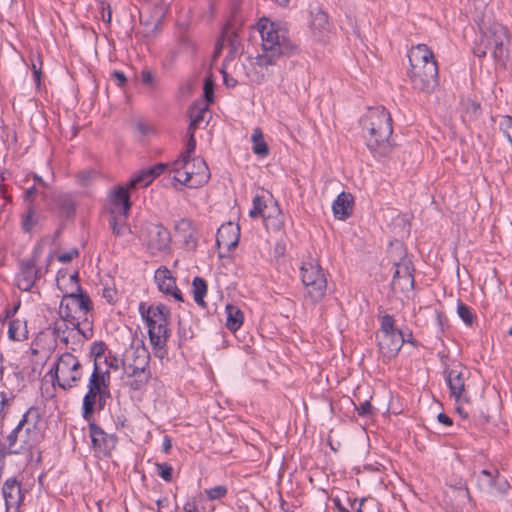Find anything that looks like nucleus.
I'll return each instance as SVG.
<instances>
[{"mask_svg":"<svg viewBox=\"0 0 512 512\" xmlns=\"http://www.w3.org/2000/svg\"><path fill=\"white\" fill-rule=\"evenodd\" d=\"M359 125L366 146L374 156L383 157L390 153L392 118L385 107H367V111L359 119Z\"/></svg>","mask_w":512,"mask_h":512,"instance_id":"f03ea898","label":"nucleus"},{"mask_svg":"<svg viewBox=\"0 0 512 512\" xmlns=\"http://www.w3.org/2000/svg\"><path fill=\"white\" fill-rule=\"evenodd\" d=\"M20 304H21L20 301H17L16 304L12 308L7 309L6 310V318L13 317L17 313V311L20 307Z\"/></svg>","mask_w":512,"mask_h":512,"instance_id":"69168bd1","label":"nucleus"},{"mask_svg":"<svg viewBox=\"0 0 512 512\" xmlns=\"http://www.w3.org/2000/svg\"><path fill=\"white\" fill-rule=\"evenodd\" d=\"M225 314L226 327L232 332L239 330L244 321V316L240 308L233 304H227L225 307Z\"/></svg>","mask_w":512,"mask_h":512,"instance_id":"a878e982","label":"nucleus"},{"mask_svg":"<svg viewBox=\"0 0 512 512\" xmlns=\"http://www.w3.org/2000/svg\"><path fill=\"white\" fill-rule=\"evenodd\" d=\"M35 193H36V187L35 186H32L29 189H27L26 192H25V200L32 201L33 198H34Z\"/></svg>","mask_w":512,"mask_h":512,"instance_id":"338daca9","label":"nucleus"},{"mask_svg":"<svg viewBox=\"0 0 512 512\" xmlns=\"http://www.w3.org/2000/svg\"><path fill=\"white\" fill-rule=\"evenodd\" d=\"M153 182V178L150 176L146 169L139 171L136 173L128 183V187L130 189H136L139 187H147L150 183Z\"/></svg>","mask_w":512,"mask_h":512,"instance_id":"f704fd0d","label":"nucleus"},{"mask_svg":"<svg viewBox=\"0 0 512 512\" xmlns=\"http://www.w3.org/2000/svg\"><path fill=\"white\" fill-rule=\"evenodd\" d=\"M405 342L404 335L401 330L381 335L379 338V348L381 352L387 356H395Z\"/></svg>","mask_w":512,"mask_h":512,"instance_id":"4be33fe9","label":"nucleus"},{"mask_svg":"<svg viewBox=\"0 0 512 512\" xmlns=\"http://www.w3.org/2000/svg\"><path fill=\"white\" fill-rule=\"evenodd\" d=\"M43 252L42 244H37L29 259L21 260L19 263V273L17 275V288H33L42 285L40 283L41 273L36 268V263Z\"/></svg>","mask_w":512,"mask_h":512,"instance_id":"ddd939ff","label":"nucleus"},{"mask_svg":"<svg viewBox=\"0 0 512 512\" xmlns=\"http://www.w3.org/2000/svg\"><path fill=\"white\" fill-rule=\"evenodd\" d=\"M264 224L268 230L280 231L284 227V216L280 210H278L275 216H263Z\"/></svg>","mask_w":512,"mask_h":512,"instance_id":"e433bc0d","label":"nucleus"},{"mask_svg":"<svg viewBox=\"0 0 512 512\" xmlns=\"http://www.w3.org/2000/svg\"><path fill=\"white\" fill-rule=\"evenodd\" d=\"M379 319H380L381 335L399 331V329H397L395 327V320H394L393 316L385 314V315L380 316Z\"/></svg>","mask_w":512,"mask_h":512,"instance_id":"58836bf2","label":"nucleus"},{"mask_svg":"<svg viewBox=\"0 0 512 512\" xmlns=\"http://www.w3.org/2000/svg\"><path fill=\"white\" fill-rule=\"evenodd\" d=\"M8 337L13 341H22L27 337V331L23 323L14 319L11 320L8 327Z\"/></svg>","mask_w":512,"mask_h":512,"instance_id":"473e14b6","label":"nucleus"},{"mask_svg":"<svg viewBox=\"0 0 512 512\" xmlns=\"http://www.w3.org/2000/svg\"><path fill=\"white\" fill-rule=\"evenodd\" d=\"M203 90H204L205 100L208 103H212L213 102L214 84H213V81L210 78H206L205 79Z\"/></svg>","mask_w":512,"mask_h":512,"instance_id":"de8ad7c7","label":"nucleus"},{"mask_svg":"<svg viewBox=\"0 0 512 512\" xmlns=\"http://www.w3.org/2000/svg\"><path fill=\"white\" fill-rule=\"evenodd\" d=\"M91 310V300L83 293V290H77L76 293L65 295L60 303V313L73 321L76 325L81 322H87L88 314Z\"/></svg>","mask_w":512,"mask_h":512,"instance_id":"9b49d317","label":"nucleus"},{"mask_svg":"<svg viewBox=\"0 0 512 512\" xmlns=\"http://www.w3.org/2000/svg\"><path fill=\"white\" fill-rule=\"evenodd\" d=\"M142 82L145 84H151L153 82V75L150 71L144 70L141 73Z\"/></svg>","mask_w":512,"mask_h":512,"instance_id":"e2e57ef3","label":"nucleus"},{"mask_svg":"<svg viewBox=\"0 0 512 512\" xmlns=\"http://www.w3.org/2000/svg\"><path fill=\"white\" fill-rule=\"evenodd\" d=\"M148 363V355L145 351H142V355H139L135 361V364L127 363L126 361H123V369L124 374L127 377H137L139 380H136L135 383L131 382L130 385L134 389H138L140 385L143 384V382L146 379V365Z\"/></svg>","mask_w":512,"mask_h":512,"instance_id":"aec40b11","label":"nucleus"},{"mask_svg":"<svg viewBox=\"0 0 512 512\" xmlns=\"http://www.w3.org/2000/svg\"><path fill=\"white\" fill-rule=\"evenodd\" d=\"M500 129L506 135L508 141L512 145V116L505 115L500 121Z\"/></svg>","mask_w":512,"mask_h":512,"instance_id":"79ce46f5","label":"nucleus"},{"mask_svg":"<svg viewBox=\"0 0 512 512\" xmlns=\"http://www.w3.org/2000/svg\"><path fill=\"white\" fill-rule=\"evenodd\" d=\"M157 288H177L176 277L165 266L159 267L154 274Z\"/></svg>","mask_w":512,"mask_h":512,"instance_id":"cd10ccee","label":"nucleus"},{"mask_svg":"<svg viewBox=\"0 0 512 512\" xmlns=\"http://www.w3.org/2000/svg\"><path fill=\"white\" fill-rule=\"evenodd\" d=\"M2 495L7 509H17L23 500L21 485L16 478L11 477L5 480L2 486Z\"/></svg>","mask_w":512,"mask_h":512,"instance_id":"412c9836","label":"nucleus"},{"mask_svg":"<svg viewBox=\"0 0 512 512\" xmlns=\"http://www.w3.org/2000/svg\"><path fill=\"white\" fill-rule=\"evenodd\" d=\"M129 187L118 186L110 194V213H118L128 215L131 208L130 197L128 193Z\"/></svg>","mask_w":512,"mask_h":512,"instance_id":"b1692460","label":"nucleus"},{"mask_svg":"<svg viewBox=\"0 0 512 512\" xmlns=\"http://www.w3.org/2000/svg\"><path fill=\"white\" fill-rule=\"evenodd\" d=\"M110 371L94 367L82 400V417L87 422L93 419L96 410H102L110 397Z\"/></svg>","mask_w":512,"mask_h":512,"instance_id":"423d86ee","label":"nucleus"},{"mask_svg":"<svg viewBox=\"0 0 512 512\" xmlns=\"http://www.w3.org/2000/svg\"><path fill=\"white\" fill-rule=\"evenodd\" d=\"M349 196L350 194H346L345 192L340 193L332 205L334 216L339 220H344L350 215L348 211L350 206V201L348 200Z\"/></svg>","mask_w":512,"mask_h":512,"instance_id":"c85d7f7f","label":"nucleus"},{"mask_svg":"<svg viewBox=\"0 0 512 512\" xmlns=\"http://www.w3.org/2000/svg\"><path fill=\"white\" fill-rule=\"evenodd\" d=\"M457 313L466 325H472L475 315L472 309L463 302H461L460 300L458 301L457 305Z\"/></svg>","mask_w":512,"mask_h":512,"instance_id":"4c0bfd02","label":"nucleus"},{"mask_svg":"<svg viewBox=\"0 0 512 512\" xmlns=\"http://www.w3.org/2000/svg\"><path fill=\"white\" fill-rule=\"evenodd\" d=\"M53 386L63 390L75 387L82 378V366L78 358L72 353L65 352L59 355L50 368Z\"/></svg>","mask_w":512,"mask_h":512,"instance_id":"0eeeda50","label":"nucleus"},{"mask_svg":"<svg viewBox=\"0 0 512 512\" xmlns=\"http://www.w3.org/2000/svg\"><path fill=\"white\" fill-rule=\"evenodd\" d=\"M311 13V21L310 28L313 34L317 37L322 36L323 32L328 30L329 21L328 15L326 12L322 10L321 7H314L310 11Z\"/></svg>","mask_w":512,"mask_h":512,"instance_id":"393cba45","label":"nucleus"},{"mask_svg":"<svg viewBox=\"0 0 512 512\" xmlns=\"http://www.w3.org/2000/svg\"><path fill=\"white\" fill-rule=\"evenodd\" d=\"M175 229L178 233L184 234L194 230L195 228L192 226V222L190 220L181 219L176 223Z\"/></svg>","mask_w":512,"mask_h":512,"instance_id":"49530a36","label":"nucleus"},{"mask_svg":"<svg viewBox=\"0 0 512 512\" xmlns=\"http://www.w3.org/2000/svg\"><path fill=\"white\" fill-rule=\"evenodd\" d=\"M192 288H207V283L203 278L196 276L192 281Z\"/></svg>","mask_w":512,"mask_h":512,"instance_id":"bf43d9fd","label":"nucleus"},{"mask_svg":"<svg viewBox=\"0 0 512 512\" xmlns=\"http://www.w3.org/2000/svg\"><path fill=\"white\" fill-rule=\"evenodd\" d=\"M354 398L359 403L357 405L354 401V409L360 416L369 417L373 414V407L370 403L372 399V389L369 385H358L356 390H354Z\"/></svg>","mask_w":512,"mask_h":512,"instance_id":"5701e85b","label":"nucleus"},{"mask_svg":"<svg viewBox=\"0 0 512 512\" xmlns=\"http://www.w3.org/2000/svg\"><path fill=\"white\" fill-rule=\"evenodd\" d=\"M138 310L148 331L155 355L163 359L166 356L164 348L169 336L167 327L169 310L164 305H148L145 302L139 303Z\"/></svg>","mask_w":512,"mask_h":512,"instance_id":"39448f33","label":"nucleus"},{"mask_svg":"<svg viewBox=\"0 0 512 512\" xmlns=\"http://www.w3.org/2000/svg\"><path fill=\"white\" fill-rule=\"evenodd\" d=\"M252 142V150L256 155L265 157L269 154L268 145L265 142L262 130L259 127L253 130Z\"/></svg>","mask_w":512,"mask_h":512,"instance_id":"7c9ffc66","label":"nucleus"},{"mask_svg":"<svg viewBox=\"0 0 512 512\" xmlns=\"http://www.w3.org/2000/svg\"><path fill=\"white\" fill-rule=\"evenodd\" d=\"M143 241L152 255L165 251L170 244L171 236L167 228L162 224L145 223L141 228Z\"/></svg>","mask_w":512,"mask_h":512,"instance_id":"4468645a","label":"nucleus"},{"mask_svg":"<svg viewBox=\"0 0 512 512\" xmlns=\"http://www.w3.org/2000/svg\"><path fill=\"white\" fill-rule=\"evenodd\" d=\"M128 215H122L118 213H110V227L112 229V232L115 236H121L125 233L127 226H126V219Z\"/></svg>","mask_w":512,"mask_h":512,"instance_id":"72a5a7b5","label":"nucleus"},{"mask_svg":"<svg viewBox=\"0 0 512 512\" xmlns=\"http://www.w3.org/2000/svg\"><path fill=\"white\" fill-rule=\"evenodd\" d=\"M47 205L52 211L65 217L74 215L76 209V202L73 195L64 192L52 193L48 198Z\"/></svg>","mask_w":512,"mask_h":512,"instance_id":"a211bd4d","label":"nucleus"},{"mask_svg":"<svg viewBox=\"0 0 512 512\" xmlns=\"http://www.w3.org/2000/svg\"><path fill=\"white\" fill-rule=\"evenodd\" d=\"M31 409L21 417L17 425L0 442V452L7 455H23L31 450L42 439V433L36 423L29 420Z\"/></svg>","mask_w":512,"mask_h":512,"instance_id":"20e7f679","label":"nucleus"},{"mask_svg":"<svg viewBox=\"0 0 512 512\" xmlns=\"http://www.w3.org/2000/svg\"><path fill=\"white\" fill-rule=\"evenodd\" d=\"M389 262L394 268L391 280V288H414V267L407 257V251L403 243L395 241L390 243L388 250Z\"/></svg>","mask_w":512,"mask_h":512,"instance_id":"6e6552de","label":"nucleus"},{"mask_svg":"<svg viewBox=\"0 0 512 512\" xmlns=\"http://www.w3.org/2000/svg\"><path fill=\"white\" fill-rule=\"evenodd\" d=\"M203 113L204 111L198 110L196 113L191 114V121H193V124L199 125V123L203 121Z\"/></svg>","mask_w":512,"mask_h":512,"instance_id":"0e129e2a","label":"nucleus"},{"mask_svg":"<svg viewBox=\"0 0 512 512\" xmlns=\"http://www.w3.org/2000/svg\"><path fill=\"white\" fill-rule=\"evenodd\" d=\"M105 350L106 346L103 342H94L91 345L90 353L94 357V367H101L102 361H108Z\"/></svg>","mask_w":512,"mask_h":512,"instance_id":"c9c22d12","label":"nucleus"},{"mask_svg":"<svg viewBox=\"0 0 512 512\" xmlns=\"http://www.w3.org/2000/svg\"><path fill=\"white\" fill-rule=\"evenodd\" d=\"M108 361H104L106 363L107 368L105 370L114 369L117 370L119 368V365L121 361L113 356H107Z\"/></svg>","mask_w":512,"mask_h":512,"instance_id":"6e6d98bb","label":"nucleus"},{"mask_svg":"<svg viewBox=\"0 0 512 512\" xmlns=\"http://www.w3.org/2000/svg\"><path fill=\"white\" fill-rule=\"evenodd\" d=\"M89 434L94 449L103 455L109 454L115 447L116 438L109 435L96 425L92 420L89 422Z\"/></svg>","mask_w":512,"mask_h":512,"instance_id":"f3484780","label":"nucleus"},{"mask_svg":"<svg viewBox=\"0 0 512 512\" xmlns=\"http://www.w3.org/2000/svg\"><path fill=\"white\" fill-rule=\"evenodd\" d=\"M262 39V54L255 60H248L247 64H236L234 73L246 82L261 83L266 76L273 75L272 66L283 64L284 72L280 73V87L286 88L293 83L294 78L289 75L295 64L289 57L296 53L297 46L290 40L288 31L280 24L262 18L257 23Z\"/></svg>","mask_w":512,"mask_h":512,"instance_id":"f257e3e1","label":"nucleus"},{"mask_svg":"<svg viewBox=\"0 0 512 512\" xmlns=\"http://www.w3.org/2000/svg\"><path fill=\"white\" fill-rule=\"evenodd\" d=\"M408 58L412 88L426 94L434 92L439 84V71L433 51L426 44H418L409 50Z\"/></svg>","mask_w":512,"mask_h":512,"instance_id":"7ed1b4c3","label":"nucleus"},{"mask_svg":"<svg viewBox=\"0 0 512 512\" xmlns=\"http://www.w3.org/2000/svg\"><path fill=\"white\" fill-rule=\"evenodd\" d=\"M194 301L201 307L206 308L204 298L206 297L207 290H193Z\"/></svg>","mask_w":512,"mask_h":512,"instance_id":"864d4df0","label":"nucleus"},{"mask_svg":"<svg viewBox=\"0 0 512 512\" xmlns=\"http://www.w3.org/2000/svg\"><path fill=\"white\" fill-rule=\"evenodd\" d=\"M200 498H201V500H203L205 502V504H203L201 507V512H214L215 511L216 506L214 503L207 502L205 500V497H200Z\"/></svg>","mask_w":512,"mask_h":512,"instance_id":"13d9d810","label":"nucleus"},{"mask_svg":"<svg viewBox=\"0 0 512 512\" xmlns=\"http://www.w3.org/2000/svg\"><path fill=\"white\" fill-rule=\"evenodd\" d=\"M221 73L223 75V82H224L225 86L228 88H233L240 82L245 83V79H244L242 73H241V77H239L236 73H235V77L231 76L225 70H222Z\"/></svg>","mask_w":512,"mask_h":512,"instance_id":"37998d69","label":"nucleus"},{"mask_svg":"<svg viewBox=\"0 0 512 512\" xmlns=\"http://www.w3.org/2000/svg\"><path fill=\"white\" fill-rule=\"evenodd\" d=\"M184 512H201V511L198 510L195 503H187L184 506Z\"/></svg>","mask_w":512,"mask_h":512,"instance_id":"774afa93","label":"nucleus"},{"mask_svg":"<svg viewBox=\"0 0 512 512\" xmlns=\"http://www.w3.org/2000/svg\"><path fill=\"white\" fill-rule=\"evenodd\" d=\"M166 167L167 166L165 164L159 163V164H156L153 167H150V168H148L146 170L148 171V173L150 174V176L154 180L156 177H158L159 175H161L165 171Z\"/></svg>","mask_w":512,"mask_h":512,"instance_id":"603ef678","label":"nucleus"},{"mask_svg":"<svg viewBox=\"0 0 512 512\" xmlns=\"http://www.w3.org/2000/svg\"><path fill=\"white\" fill-rule=\"evenodd\" d=\"M140 22L147 27V29H146L147 33H155L156 30L158 29L159 25H160L161 18L158 17L153 22H150L148 20H144L143 16L141 15L140 16Z\"/></svg>","mask_w":512,"mask_h":512,"instance_id":"09e8293b","label":"nucleus"},{"mask_svg":"<svg viewBox=\"0 0 512 512\" xmlns=\"http://www.w3.org/2000/svg\"><path fill=\"white\" fill-rule=\"evenodd\" d=\"M266 208V203L262 196L256 195L253 198V208L250 210L249 215L252 218H256L263 215V211Z\"/></svg>","mask_w":512,"mask_h":512,"instance_id":"ea45409f","label":"nucleus"},{"mask_svg":"<svg viewBox=\"0 0 512 512\" xmlns=\"http://www.w3.org/2000/svg\"><path fill=\"white\" fill-rule=\"evenodd\" d=\"M482 114L481 105L479 102L467 99L463 102L462 119L464 122H473L477 120Z\"/></svg>","mask_w":512,"mask_h":512,"instance_id":"c756f323","label":"nucleus"},{"mask_svg":"<svg viewBox=\"0 0 512 512\" xmlns=\"http://www.w3.org/2000/svg\"><path fill=\"white\" fill-rule=\"evenodd\" d=\"M158 475L166 482H171L173 478V468L167 463H158L156 465Z\"/></svg>","mask_w":512,"mask_h":512,"instance_id":"a19ab883","label":"nucleus"},{"mask_svg":"<svg viewBox=\"0 0 512 512\" xmlns=\"http://www.w3.org/2000/svg\"><path fill=\"white\" fill-rule=\"evenodd\" d=\"M240 228L232 222L221 225L216 234V244L218 247H224L228 251L234 249L239 241Z\"/></svg>","mask_w":512,"mask_h":512,"instance_id":"6ab92c4d","label":"nucleus"},{"mask_svg":"<svg viewBox=\"0 0 512 512\" xmlns=\"http://www.w3.org/2000/svg\"><path fill=\"white\" fill-rule=\"evenodd\" d=\"M34 212L32 209H29L28 214L24 218L22 222V228L25 232H30L35 224L33 219Z\"/></svg>","mask_w":512,"mask_h":512,"instance_id":"8fccbe9b","label":"nucleus"},{"mask_svg":"<svg viewBox=\"0 0 512 512\" xmlns=\"http://www.w3.org/2000/svg\"><path fill=\"white\" fill-rule=\"evenodd\" d=\"M475 477L478 489L489 495L504 496L510 490L508 480L501 476L499 470L495 467L483 469Z\"/></svg>","mask_w":512,"mask_h":512,"instance_id":"f8f14e48","label":"nucleus"},{"mask_svg":"<svg viewBox=\"0 0 512 512\" xmlns=\"http://www.w3.org/2000/svg\"><path fill=\"white\" fill-rule=\"evenodd\" d=\"M510 38L508 28L498 22L490 24L482 33V44H486L495 64L502 68H506L510 58Z\"/></svg>","mask_w":512,"mask_h":512,"instance_id":"1a4fd4ad","label":"nucleus"},{"mask_svg":"<svg viewBox=\"0 0 512 512\" xmlns=\"http://www.w3.org/2000/svg\"><path fill=\"white\" fill-rule=\"evenodd\" d=\"M221 45H227L230 47V53L234 54L237 52L240 40L238 36V29L234 27L232 24L228 23L222 31L221 34Z\"/></svg>","mask_w":512,"mask_h":512,"instance_id":"bb28decb","label":"nucleus"},{"mask_svg":"<svg viewBox=\"0 0 512 512\" xmlns=\"http://www.w3.org/2000/svg\"><path fill=\"white\" fill-rule=\"evenodd\" d=\"M195 148H196V140H195L194 135L191 134L190 137H188V142H187V145H186V149L182 153L181 157L178 160H189V159H192L191 156L194 153Z\"/></svg>","mask_w":512,"mask_h":512,"instance_id":"c03bdc74","label":"nucleus"},{"mask_svg":"<svg viewBox=\"0 0 512 512\" xmlns=\"http://www.w3.org/2000/svg\"><path fill=\"white\" fill-rule=\"evenodd\" d=\"M488 52H489V49L486 47V44H482V40L473 49L474 55L480 59L485 58L487 56Z\"/></svg>","mask_w":512,"mask_h":512,"instance_id":"5fc2aeb1","label":"nucleus"},{"mask_svg":"<svg viewBox=\"0 0 512 512\" xmlns=\"http://www.w3.org/2000/svg\"><path fill=\"white\" fill-rule=\"evenodd\" d=\"M466 375L467 370L461 364L444 370V377L449 387L450 394L454 397L456 403L469 401L465 391Z\"/></svg>","mask_w":512,"mask_h":512,"instance_id":"2eb2a0df","label":"nucleus"},{"mask_svg":"<svg viewBox=\"0 0 512 512\" xmlns=\"http://www.w3.org/2000/svg\"><path fill=\"white\" fill-rule=\"evenodd\" d=\"M8 404V396L4 392H0V416L3 415L4 409Z\"/></svg>","mask_w":512,"mask_h":512,"instance_id":"052dcab7","label":"nucleus"},{"mask_svg":"<svg viewBox=\"0 0 512 512\" xmlns=\"http://www.w3.org/2000/svg\"><path fill=\"white\" fill-rule=\"evenodd\" d=\"M187 249L194 250L197 246L196 230L181 234Z\"/></svg>","mask_w":512,"mask_h":512,"instance_id":"a18cd8bd","label":"nucleus"},{"mask_svg":"<svg viewBox=\"0 0 512 512\" xmlns=\"http://www.w3.org/2000/svg\"><path fill=\"white\" fill-rule=\"evenodd\" d=\"M301 279L305 286L314 288H326L327 280L321 267L316 260L310 259L302 263Z\"/></svg>","mask_w":512,"mask_h":512,"instance_id":"dca6fc26","label":"nucleus"},{"mask_svg":"<svg viewBox=\"0 0 512 512\" xmlns=\"http://www.w3.org/2000/svg\"><path fill=\"white\" fill-rule=\"evenodd\" d=\"M78 254H79L78 250L76 248H73L68 252L58 255V260L62 263H68V262L72 261L75 257H77Z\"/></svg>","mask_w":512,"mask_h":512,"instance_id":"3c124183","label":"nucleus"},{"mask_svg":"<svg viewBox=\"0 0 512 512\" xmlns=\"http://www.w3.org/2000/svg\"><path fill=\"white\" fill-rule=\"evenodd\" d=\"M173 171L174 179L189 188H198L206 184L210 178L209 168L201 157L176 160L173 162Z\"/></svg>","mask_w":512,"mask_h":512,"instance_id":"9d476101","label":"nucleus"},{"mask_svg":"<svg viewBox=\"0 0 512 512\" xmlns=\"http://www.w3.org/2000/svg\"><path fill=\"white\" fill-rule=\"evenodd\" d=\"M112 78L117 82L118 86H123L126 82V76L121 71H114L112 73Z\"/></svg>","mask_w":512,"mask_h":512,"instance_id":"4d7b16f0","label":"nucleus"},{"mask_svg":"<svg viewBox=\"0 0 512 512\" xmlns=\"http://www.w3.org/2000/svg\"><path fill=\"white\" fill-rule=\"evenodd\" d=\"M437 418H438V421H439L441 424H444V425H446V426H451V425H452V423H453V422H452V419H451L448 415H446V414H444V413H439V414H438V416H437Z\"/></svg>","mask_w":512,"mask_h":512,"instance_id":"680f3d73","label":"nucleus"},{"mask_svg":"<svg viewBox=\"0 0 512 512\" xmlns=\"http://www.w3.org/2000/svg\"><path fill=\"white\" fill-rule=\"evenodd\" d=\"M228 494V488L225 485H217L211 488L204 489L200 497H205L207 502L221 501Z\"/></svg>","mask_w":512,"mask_h":512,"instance_id":"2f4dec72","label":"nucleus"}]
</instances>
